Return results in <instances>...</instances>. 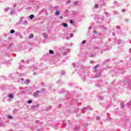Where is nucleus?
I'll return each instance as SVG.
<instances>
[{
	"mask_svg": "<svg viewBox=\"0 0 131 131\" xmlns=\"http://www.w3.org/2000/svg\"><path fill=\"white\" fill-rule=\"evenodd\" d=\"M4 10L5 11V12H7V11H11L10 15H14V14H15V13H16V11H15V9L10 8L9 7L5 8Z\"/></svg>",
	"mask_w": 131,
	"mask_h": 131,
	"instance_id": "obj_1",
	"label": "nucleus"
},
{
	"mask_svg": "<svg viewBox=\"0 0 131 131\" xmlns=\"http://www.w3.org/2000/svg\"><path fill=\"white\" fill-rule=\"evenodd\" d=\"M82 111H84V112H86L88 110H92V108L90 106H88L87 107H84L82 108Z\"/></svg>",
	"mask_w": 131,
	"mask_h": 131,
	"instance_id": "obj_2",
	"label": "nucleus"
},
{
	"mask_svg": "<svg viewBox=\"0 0 131 131\" xmlns=\"http://www.w3.org/2000/svg\"><path fill=\"white\" fill-rule=\"evenodd\" d=\"M40 93V91H37L36 92H34L33 94L34 97H37V96H38Z\"/></svg>",
	"mask_w": 131,
	"mask_h": 131,
	"instance_id": "obj_3",
	"label": "nucleus"
},
{
	"mask_svg": "<svg viewBox=\"0 0 131 131\" xmlns=\"http://www.w3.org/2000/svg\"><path fill=\"white\" fill-rule=\"evenodd\" d=\"M24 19H25V17L24 16L20 17V18L19 19V24H22L24 22L23 20H24Z\"/></svg>",
	"mask_w": 131,
	"mask_h": 131,
	"instance_id": "obj_4",
	"label": "nucleus"
},
{
	"mask_svg": "<svg viewBox=\"0 0 131 131\" xmlns=\"http://www.w3.org/2000/svg\"><path fill=\"white\" fill-rule=\"evenodd\" d=\"M69 52H70V49H67L66 52H63V55H64V56H66V55H67V54H68L69 53Z\"/></svg>",
	"mask_w": 131,
	"mask_h": 131,
	"instance_id": "obj_5",
	"label": "nucleus"
},
{
	"mask_svg": "<svg viewBox=\"0 0 131 131\" xmlns=\"http://www.w3.org/2000/svg\"><path fill=\"white\" fill-rule=\"evenodd\" d=\"M4 126H6V123L5 122H0V127H4Z\"/></svg>",
	"mask_w": 131,
	"mask_h": 131,
	"instance_id": "obj_6",
	"label": "nucleus"
},
{
	"mask_svg": "<svg viewBox=\"0 0 131 131\" xmlns=\"http://www.w3.org/2000/svg\"><path fill=\"white\" fill-rule=\"evenodd\" d=\"M101 76V73L99 72L97 74V75H95L94 76V78H98V77H100Z\"/></svg>",
	"mask_w": 131,
	"mask_h": 131,
	"instance_id": "obj_7",
	"label": "nucleus"
},
{
	"mask_svg": "<svg viewBox=\"0 0 131 131\" xmlns=\"http://www.w3.org/2000/svg\"><path fill=\"white\" fill-rule=\"evenodd\" d=\"M62 26H63V27H68V24L67 23H63L62 24H61Z\"/></svg>",
	"mask_w": 131,
	"mask_h": 131,
	"instance_id": "obj_8",
	"label": "nucleus"
},
{
	"mask_svg": "<svg viewBox=\"0 0 131 131\" xmlns=\"http://www.w3.org/2000/svg\"><path fill=\"white\" fill-rule=\"evenodd\" d=\"M60 15V11L59 10H56L55 13V16H59Z\"/></svg>",
	"mask_w": 131,
	"mask_h": 131,
	"instance_id": "obj_9",
	"label": "nucleus"
},
{
	"mask_svg": "<svg viewBox=\"0 0 131 131\" xmlns=\"http://www.w3.org/2000/svg\"><path fill=\"white\" fill-rule=\"evenodd\" d=\"M28 18H29V19H30L31 20H32V19L34 18V15L31 14L29 16H28Z\"/></svg>",
	"mask_w": 131,
	"mask_h": 131,
	"instance_id": "obj_10",
	"label": "nucleus"
},
{
	"mask_svg": "<svg viewBox=\"0 0 131 131\" xmlns=\"http://www.w3.org/2000/svg\"><path fill=\"white\" fill-rule=\"evenodd\" d=\"M70 37L69 36L67 37V39H69V38H71V37H73V36H74L73 33H71L70 34Z\"/></svg>",
	"mask_w": 131,
	"mask_h": 131,
	"instance_id": "obj_11",
	"label": "nucleus"
},
{
	"mask_svg": "<svg viewBox=\"0 0 131 131\" xmlns=\"http://www.w3.org/2000/svg\"><path fill=\"white\" fill-rule=\"evenodd\" d=\"M30 83V80L29 79H27V80L25 81V84H29Z\"/></svg>",
	"mask_w": 131,
	"mask_h": 131,
	"instance_id": "obj_12",
	"label": "nucleus"
},
{
	"mask_svg": "<svg viewBox=\"0 0 131 131\" xmlns=\"http://www.w3.org/2000/svg\"><path fill=\"white\" fill-rule=\"evenodd\" d=\"M43 36L45 39H47V38H48V34H47L46 33H43Z\"/></svg>",
	"mask_w": 131,
	"mask_h": 131,
	"instance_id": "obj_13",
	"label": "nucleus"
},
{
	"mask_svg": "<svg viewBox=\"0 0 131 131\" xmlns=\"http://www.w3.org/2000/svg\"><path fill=\"white\" fill-rule=\"evenodd\" d=\"M9 98H10L11 99L14 98V95H13V94H10L9 95Z\"/></svg>",
	"mask_w": 131,
	"mask_h": 131,
	"instance_id": "obj_14",
	"label": "nucleus"
},
{
	"mask_svg": "<svg viewBox=\"0 0 131 131\" xmlns=\"http://www.w3.org/2000/svg\"><path fill=\"white\" fill-rule=\"evenodd\" d=\"M74 130H78L79 129V126H77L74 127Z\"/></svg>",
	"mask_w": 131,
	"mask_h": 131,
	"instance_id": "obj_15",
	"label": "nucleus"
},
{
	"mask_svg": "<svg viewBox=\"0 0 131 131\" xmlns=\"http://www.w3.org/2000/svg\"><path fill=\"white\" fill-rule=\"evenodd\" d=\"M49 54H50V55L54 54V51L52 50H49Z\"/></svg>",
	"mask_w": 131,
	"mask_h": 131,
	"instance_id": "obj_16",
	"label": "nucleus"
},
{
	"mask_svg": "<svg viewBox=\"0 0 131 131\" xmlns=\"http://www.w3.org/2000/svg\"><path fill=\"white\" fill-rule=\"evenodd\" d=\"M21 24H23V25H27V24H28V22L27 20H25Z\"/></svg>",
	"mask_w": 131,
	"mask_h": 131,
	"instance_id": "obj_17",
	"label": "nucleus"
},
{
	"mask_svg": "<svg viewBox=\"0 0 131 131\" xmlns=\"http://www.w3.org/2000/svg\"><path fill=\"white\" fill-rule=\"evenodd\" d=\"M52 109V106L49 105L48 107H47L46 110L47 111H49V110H51Z\"/></svg>",
	"mask_w": 131,
	"mask_h": 131,
	"instance_id": "obj_18",
	"label": "nucleus"
},
{
	"mask_svg": "<svg viewBox=\"0 0 131 131\" xmlns=\"http://www.w3.org/2000/svg\"><path fill=\"white\" fill-rule=\"evenodd\" d=\"M62 124H63L64 126H66V125H67V123L66 122V121H63V122H62Z\"/></svg>",
	"mask_w": 131,
	"mask_h": 131,
	"instance_id": "obj_19",
	"label": "nucleus"
},
{
	"mask_svg": "<svg viewBox=\"0 0 131 131\" xmlns=\"http://www.w3.org/2000/svg\"><path fill=\"white\" fill-rule=\"evenodd\" d=\"M58 9H59V6H55L54 7V10H55V11H58Z\"/></svg>",
	"mask_w": 131,
	"mask_h": 131,
	"instance_id": "obj_20",
	"label": "nucleus"
},
{
	"mask_svg": "<svg viewBox=\"0 0 131 131\" xmlns=\"http://www.w3.org/2000/svg\"><path fill=\"white\" fill-rule=\"evenodd\" d=\"M114 5L115 6H117V5H118V3L116 1H115L114 2Z\"/></svg>",
	"mask_w": 131,
	"mask_h": 131,
	"instance_id": "obj_21",
	"label": "nucleus"
},
{
	"mask_svg": "<svg viewBox=\"0 0 131 131\" xmlns=\"http://www.w3.org/2000/svg\"><path fill=\"white\" fill-rule=\"evenodd\" d=\"M121 106L122 108H123L124 107V102H121Z\"/></svg>",
	"mask_w": 131,
	"mask_h": 131,
	"instance_id": "obj_22",
	"label": "nucleus"
},
{
	"mask_svg": "<svg viewBox=\"0 0 131 131\" xmlns=\"http://www.w3.org/2000/svg\"><path fill=\"white\" fill-rule=\"evenodd\" d=\"M61 75H64L65 74V71H62L60 73Z\"/></svg>",
	"mask_w": 131,
	"mask_h": 131,
	"instance_id": "obj_23",
	"label": "nucleus"
},
{
	"mask_svg": "<svg viewBox=\"0 0 131 131\" xmlns=\"http://www.w3.org/2000/svg\"><path fill=\"white\" fill-rule=\"evenodd\" d=\"M33 36H34L33 34H31L29 36V38H33Z\"/></svg>",
	"mask_w": 131,
	"mask_h": 131,
	"instance_id": "obj_24",
	"label": "nucleus"
},
{
	"mask_svg": "<svg viewBox=\"0 0 131 131\" xmlns=\"http://www.w3.org/2000/svg\"><path fill=\"white\" fill-rule=\"evenodd\" d=\"M10 33H11V34L13 33H15V30H11L10 32Z\"/></svg>",
	"mask_w": 131,
	"mask_h": 131,
	"instance_id": "obj_25",
	"label": "nucleus"
},
{
	"mask_svg": "<svg viewBox=\"0 0 131 131\" xmlns=\"http://www.w3.org/2000/svg\"><path fill=\"white\" fill-rule=\"evenodd\" d=\"M117 43L118 45H120V43H121V40L120 39L118 40Z\"/></svg>",
	"mask_w": 131,
	"mask_h": 131,
	"instance_id": "obj_26",
	"label": "nucleus"
},
{
	"mask_svg": "<svg viewBox=\"0 0 131 131\" xmlns=\"http://www.w3.org/2000/svg\"><path fill=\"white\" fill-rule=\"evenodd\" d=\"M31 103H32V100H29L28 101V104H31Z\"/></svg>",
	"mask_w": 131,
	"mask_h": 131,
	"instance_id": "obj_27",
	"label": "nucleus"
},
{
	"mask_svg": "<svg viewBox=\"0 0 131 131\" xmlns=\"http://www.w3.org/2000/svg\"><path fill=\"white\" fill-rule=\"evenodd\" d=\"M86 42V40H83V41H82L81 43H82V45H84Z\"/></svg>",
	"mask_w": 131,
	"mask_h": 131,
	"instance_id": "obj_28",
	"label": "nucleus"
},
{
	"mask_svg": "<svg viewBox=\"0 0 131 131\" xmlns=\"http://www.w3.org/2000/svg\"><path fill=\"white\" fill-rule=\"evenodd\" d=\"M75 6H77L78 5V1H75L74 3Z\"/></svg>",
	"mask_w": 131,
	"mask_h": 131,
	"instance_id": "obj_29",
	"label": "nucleus"
},
{
	"mask_svg": "<svg viewBox=\"0 0 131 131\" xmlns=\"http://www.w3.org/2000/svg\"><path fill=\"white\" fill-rule=\"evenodd\" d=\"M8 118H9V119H12L13 118V117L11 115H8Z\"/></svg>",
	"mask_w": 131,
	"mask_h": 131,
	"instance_id": "obj_30",
	"label": "nucleus"
},
{
	"mask_svg": "<svg viewBox=\"0 0 131 131\" xmlns=\"http://www.w3.org/2000/svg\"><path fill=\"white\" fill-rule=\"evenodd\" d=\"M94 8H95L96 9H98V8H99V5L96 4L94 6Z\"/></svg>",
	"mask_w": 131,
	"mask_h": 131,
	"instance_id": "obj_31",
	"label": "nucleus"
},
{
	"mask_svg": "<svg viewBox=\"0 0 131 131\" xmlns=\"http://www.w3.org/2000/svg\"><path fill=\"white\" fill-rule=\"evenodd\" d=\"M89 125V124H88V123H85V124H83V126L84 127H86V126H88Z\"/></svg>",
	"mask_w": 131,
	"mask_h": 131,
	"instance_id": "obj_32",
	"label": "nucleus"
},
{
	"mask_svg": "<svg viewBox=\"0 0 131 131\" xmlns=\"http://www.w3.org/2000/svg\"><path fill=\"white\" fill-rule=\"evenodd\" d=\"M69 12V10H66L64 11V14H68Z\"/></svg>",
	"mask_w": 131,
	"mask_h": 131,
	"instance_id": "obj_33",
	"label": "nucleus"
},
{
	"mask_svg": "<svg viewBox=\"0 0 131 131\" xmlns=\"http://www.w3.org/2000/svg\"><path fill=\"white\" fill-rule=\"evenodd\" d=\"M98 67H99V66L97 64V65L95 66L93 68V69H97V68H98Z\"/></svg>",
	"mask_w": 131,
	"mask_h": 131,
	"instance_id": "obj_34",
	"label": "nucleus"
},
{
	"mask_svg": "<svg viewBox=\"0 0 131 131\" xmlns=\"http://www.w3.org/2000/svg\"><path fill=\"white\" fill-rule=\"evenodd\" d=\"M99 100H103L104 97H103V96H99Z\"/></svg>",
	"mask_w": 131,
	"mask_h": 131,
	"instance_id": "obj_35",
	"label": "nucleus"
},
{
	"mask_svg": "<svg viewBox=\"0 0 131 131\" xmlns=\"http://www.w3.org/2000/svg\"><path fill=\"white\" fill-rule=\"evenodd\" d=\"M70 22L71 24H73V23H74V21L72 19H71L70 20Z\"/></svg>",
	"mask_w": 131,
	"mask_h": 131,
	"instance_id": "obj_36",
	"label": "nucleus"
},
{
	"mask_svg": "<svg viewBox=\"0 0 131 131\" xmlns=\"http://www.w3.org/2000/svg\"><path fill=\"white\" fill-rule=\"evenodd\" d=\"M131 104V100L130 101H129L127 103V106H129V105Z\"/></svg>",
	"mask_w": 131,
	"mask_h": 131,
	"instance_id": "obj_37",
	"label": "nucleus"
},
{
	"mask_svg": "<svg viewBox=\"0 0 131 131\" xmlns=\"http://www.w3.org/2000/svg\"><path fill=\"white\" fill-rule=\"evenodd\" d=\"M125 11H126L125 9H122V13H125Z\"/></svg>",
	"mask_w": 131,
	"mask_h": 131,
	"instance_id": "obj_38",
	"label": "nucleus"
},
{
	"mask_svg": "<svg viewBox=\"0 0 131 131\" xmlns=\"http://www.w3.org/2000/svg\"><path fill=\"white\" fill-rule=\"evenodd\" d=\"M31 109H35V105H32L31 106Z\"/></svg>",
	"mask_w": 131,
	"mask_h": 131,
	"instance_id": "obj_39",
	"label": "nucleus"
},
{
	"mask_svg": "<svg viewBox=\"0 0 131 131\" xmlns=\"http://www.w3.org/2000/svg\"><path fill=\"white\" fill-rule=\"evenodd\" d=\"M77 12L76 11H73V15H75L76 14Z\"/></svg>",
	"mask_w": 131,
	"mask_h": 131,
	"instance_id": "obj_40",
	"label": "nucleus"
},
{
	"mask_svg": "<svg viewBox=\"0 0 131 131\" xmlns=\"http://www.w3.org/2000/svg\"><path fill=\"white\" fill-rule=\"evenodd\" d=\"M72 66H73V67L74 68H75L76 66V63H73Z\"/></svg>",
	"mask_w": 131,
	"mask_h": 131,
	"instance_id": "obj_41",
	"label": "nucleus"
},
{
	"mask_svg": "<svg viewBox=\"0 0 131 131\" xmlns=\"http://www.w3.org/2000/svg\"><path fill=\"white\" fill-rule=\"evenodd\" d=\"M96 119L97 120H100V117L97 116V117H96Z\"/></svg>",
	"mask_w": 131,
	"mask_h": 131,
	"instance_id": "obj_42",
	"label": "nucleus"
},
{
	"mask_svg": "<svg viewBox=\"0 0 131 131\" xmlns=\"http://www.w3.org/2000/svg\"><path fill=\"white\" fill-rule=\"evenodd\" d=\"M113 13L114 15H117V11H113Z\"/></svg>",
	"mask_w": 131,
	"mask_h": 131,
	"instance_id": "obj_43",
	"label": "nucleus"
},
{
	"mask_svg": "<svg viewBox=\"0 0 131 131\" xmlns=\"http://www.w3.org/2000/svg\"><path fill=\"white\" fill-rule=\"evenodd\" d=\"M71 1L70 0H68L67 1V4H71Z\"/></svg>",
	"mask_w": 131,
	"mask_h": 131,
	"instance_id": "obj_44",
	"label": "nucleus"
},
{
	"mask_svg": "<svg viewBox=\"0 0 131 131\" xmlns=\"http://www.w3.org/2000/svg\"><path fill=\"white\" fill-rule=\"evenodd\" d=\"M35 123H37V124L39 123V121H38V120H36V121H35Z\"/></svg>",
	"mask_w": 131,
	"mask_h": 131,
	"instance_id": "obj_45",
	"label": "nucleus"
},
{
	"mask_svg": "<svg viewBox=\"0 0 131 131\" xmlns=\"http://www.w3.org/2000/svg\"><path fill=\"white\" fill-rule=\"evenodd\" d=\"M59 18L60 19V20H63V16H60L59 17Z\"/></svg>",
	"mask_w": 131,
	"mask_h": 131,
	"instance_id": "obj_46",
	"label": "nucleus"
},
{
	"mask_svg": "<svg viewBox=\"0 0 131 131\" xmlns=\"http://www.w3.org/2000/svg\"><path fill=\"white\" fill-rule=\"evenodd\" d=\"M60 92L61 93H63V92H65V90L62 89V90H61Z\"/></svg>",
	"mask_w": 131,
	"mask_h": 131,
	"instance_id": "obj_47",
	"label": "nucleus"
},
{
	"mask_svg": "<svg viewBox=\"0 0 131 131\" xmlns=\"http://www.w3.org/2000/svg\"><path fill=\"white\" fill-rule=\"evenodd\" d=\"M0 90H4V86H0Z\"/></svg>",
	"mask_w": 131,
	"mask_h": 131,
	"instance_id": "obj_48",
	"label": "nucleus"
},
{
	"mask_svg": "<svg viewBox=\"0 0 131 131\" xmlns=\"http://www.w3.org/2000/svg\"><path fill=\"white\" fill-rule=\"evenodd\" d=\"M94 63H95V61H94L93 60H92V61H91V64H94Z\"/></svg>",
	"mask_w": 131,
	"mask_h": 131,
	"instance_id": "obj_49",
	"label": "nucleus"
},
{
	"mask_svg": "<svg viewBox=\"0 0 131 131\" xmlns=\"http://www.w3.org/2000/svg\"><path fill=\"white\" fill-rule=\"evenodd\" d=\"M61 107H62V105L59 104V105H58V108H61Z\"/></svg>",
	"mask_w": 131,
	"mask_h": 131,
	"instance_id": "obj_50",
	"label": "nucleus"
},
{
	"mask_svg": "<svg viewBox=\"0 0 131 131\" xmlns=\"http://www.w3.org/2000/svg\"><path fill=\"white\" fill-rule=\"evenodd\" d=\"M117 28L118 29H119L120 28V26H117Z\"/></svg>",
	"mask_w": 131,
	"mask_h": 131,
	"instance_id": "obj_51",
	"label": "nucleus"
},
{
	"mask_svg": "<svg viewBox=\"0 0 131 131\" xmlns=\"http://www.w3.org/2000/svg\"><path fill=\"white\" fill-rule=\"evenodd\" d=\"M21 81H24V78H21Z\"/></svg>",
	"mask_w": 131,
	"mask_h": 131,
	"instance_id": "obj_52",
	"label": "nucleus"
},
{
	"mask_svg": "<svg viewBox=\"0 0 131 131\" xmlns=\"http://www.w3.org/2000/svg\"><path fill=\"white\" fill-rule=\"evenodd\" d=\"M107 120H109V121L111 120V118H107Z\"/></svg>",
	"mask_w": 131,
	"mask_h": 131,
	"instance_id": "obj_53",
	"label": "nucleus"
},
{
	"mask_svg": "<svg viewBox=\"0 0 131 131\" xmlns=\"http://www.w3.org/2000/svg\"><path fill=\"white\" fill-rule=\"evenodd\" d=\"M97 34V32H96V31H94V34Z\"/></svg>",
	"mask_w": 131,
	"mask_h": 131,
	"instance_id": "obj_54",
	"label": "nucleus"
},
{
	"mask_svg": "<svg viewBox=\"0 0 131 131\" xmlns=\"http://www.w3.org/2000/svg\"><path fill=\"white\" fill-rule=\"evenodd\" d=\"M129 125H130V127L131 128V122L129 123Z\"/></svg>",
	"mask_w": 131,
	"mask_h": 131,
	"instance_id": "obj_55",
	"label": "nucleus"
},
{
	"mask_svg": "<svg viewBox=\"0 0 131 131\" xmlns=\"http://www.w3.org/2000/svg\"><path fill=\"white\" fill-rule=\"evenodd\" d=\"M105 15H108V12H105Z\"/></svg>",
	"mask_w": 131,
	"mask_h": 131,
	"instance_id": "obj_56",
	"label": "nucleus"
},
{
	"mask_svg": "<svg viewBox=\"0 0 131 131\" xmlns=\"http://www.w3.org/2000/svg\"><path fill=\"white\" fill-rule=\"evenodd\" d=\"M95 55H92L91 56V57H95Z\"/></svg>",
	"mask_w": 131,
	"mask_h": 131,
	"instance_id": "obj_57",
	"label": "nucleus"
},
{
	"mask_svg": "<svg viewBox=\"0 0 131 131\" xmlns=\"http://www.w3.org/2000/svg\"><path fill=\"white\" fill-rule=\"evenodd\" d=\"M60 82V81H57V83H59Z\"/></svg>",
	"mask_w": 131,
	"mask_h": 131,
	"instance_id": "obj_58",
	"label": "nucleus"
},
{
	"mask_svg": "<svg viewBox=\"0 0 131 131\" xmlns=\"http://www.w3.org/2000/svg\"><path fill=\"white\" fill-rule=\"evenodd\" d=\"M129 53H131V48L129 50Z\"/></svg>",
	"mask_w": 131,
	"mask_h": 131,
	"instance_id": "obj_59",
	"label": "nucleus"
},
{
	"mask_svg": "<svg viewBox=\"0 0 131 131\" xmlns=\"http://www.w3.org/2000/svg\"><path fill=\"white\" fill-rule=\"evenodd\" d=\"M125 21H126L127 22L128 21V19H126Z\"/></svg>",
	"mask_w": 131,
	"mask_h": 131,
	"instance_id": "obj_60",
	"label": "nucleus"
},
{
	"mask_svg": "<svg viewBox=\"0 0 131 131\" xmlns=\"http://www.w3.org/2000/svg\"><path fill=\"white\" fill-rule=\"evenodd\" d=\"M22 68V67L21 66H19V69H21Z\"/></svg>",
	"mask_w": 131,
	"mask_h": 131,
	"instance_id": "obj_61",
	"label": "nucleus"
},
{
	"mask_svg": "<svg viewBox=\"0 0 131 131\" xmlns=\"http://www.w3.org/2000/svg\"><path fill=\"white\" fill-rule=\"evenodd\" d=\"M33 75H36V73H33Z\"/></svg>",
	"mask_w": 131,
	"mask_h": 131,
	"instance_id": "obj_62",
	"label": "nucleus"
},
{
	"mask_svg": "<svg viewBox=\"0 0 131 131\" xmlns=\"http://www.w3.org/2000/svg\"><path fill=\"white\" fill-rule=\"evenodd\" d=\"M103 29L105 30L106 29V28L105 27H102Z\"/></svg>",
	"mask_w": 131,
	"mask_h": 131,
	"instance_id": "obj_63",
	"label": "nucleus"
},
{
	"mask_svg": "<svg viewBox=\"0 0 131 131\" xmlns=\"http://www.w3.org/2000/svg\"><path fill=\"white\" fill-rule=\"evenodd\" d=\"M90 29H92V27H89V30H90Z\"/></svg>",
	"mask_w": 131,
	"mask_h": 131,
	"instance_id": "obj_64",
	"label": "nucleus"
}]
</instances>
